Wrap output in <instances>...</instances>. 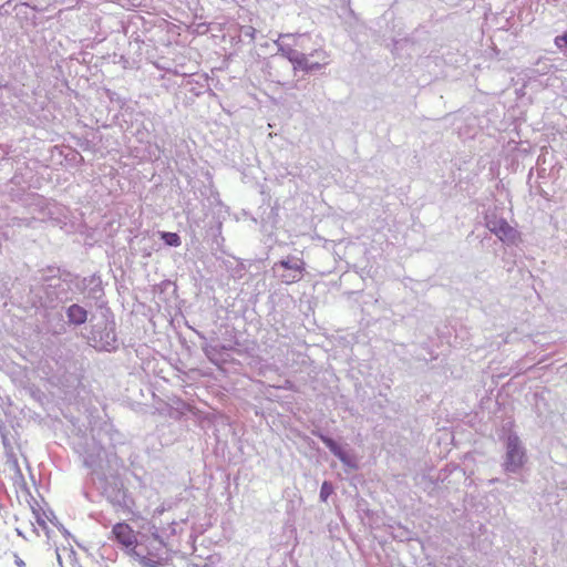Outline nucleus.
<instances>
[{"label": "nucleus", "mask_w": 567, "mask_h": 567, "mask_svg": "<svg viewBox=\"0 0 567 567\" xmlns=\"http://www.w3.org/2000/svg\"><path fill=\"white\" fill-rule=\"evenodd\" d=\"M86 343L97 352H115L118 349L116 322L110 309L103 313V319L90 326L89 333L83 334Z\"/></svg>", "instance_id": "nucleus-1"}, {"label": "nucleus", "mask_w": 567, "mask_h": 567, "mask_svg": "<svg viewBox=\"0 0 567 567\" xmlns=\"http://www.w3.org/2000/svg\"><path fill=\"white\" fill-rule=\"evenodd\" d=\"M527 462L526 449L519 436L511 432L505 439V455L502 463L505 473L517 474Z\"/></svg>", "instance_id": "nucleus-2"}, {"label": "nucleus", "mask_w": 567, "mask_h": 567, "mask_svg": "<svg viewBox=\"0 0 567 567\" xmlns=\"http://www.w3.org/2000/svg\"><path fill=\"white\" fill-rule=\"evenodd\" d=\"M272 270L281 282L291 285L300 281L306 271V262L296 256L289 255L284 259L275 262Z\"/></svg>", "instance_id": "nucleus-3"}, {"label": "nucleus", "mask_w": 567, "mask_h": 567, "mask_svg": "<svg viewBox=\"0 0 567 567\" xmlns=\"http://www.w3.org/2000/svg\"><path fill=\"white\" fill-rule=\"evenodd\" d=\"M485 225L491 233L507 246L516 245L520 237L516 228L512 227L505 218L497 217L496 214H487Z\"/></svg>", "instance_id": "nucleus-4"}, {"label": "nucleus", "mask_w": 567, "mask_h": 567, "mask_svg": "<svg viewBox=\"0 0 567 567\" xmlns=\"http://www.w3.org/2000/svg\"><path fill=\"white\" fill-rule=\"evenodd\" d=\"M312 435L317 436L322 443L329 449V451L349 470L358 471L359 462L354 454H351L344 450V447L338 443L333 437L324 434L320 430H312Z\"/></svg>", "instance_id": "nucleus-5"}, {"label": "nucleus", "mask_w": 567, "mask_h": 567, "mask_svg": "<svg viewBox=\"0 0 567 567\" xmlns=\"http://www.w3.org/2000/svg\"><path fill=\"white\" fill-rule=\"evenodd\" d=\"M76 292L85 295V298L93 300L101 307L104 298V288L100 275L93 274L89 277H78L74 286Z\"/></svg>", "instance_id": "nucleus-6"}, {"label": "nucleus", "mask_w": 567, "mask_h": 567, "mask_svg": "<svg viewBox=\"0 0 567 567\" xmlns=\"http://www.w3.org/2000/svg\"><path fill=\"white\" fill-rule=\"evenodd\" d=\"M97 478L104 482L103 494L112 504L118 506H127V489L124 487V484L120 477L111 476L107 478L105 473H102V475Z\"/></svg>", "instance_id": "nucleus-7"}, {"label": "nucleus", "mask_w": 567, "mask_h": 567, "mask_svg": "<svg viewBox=\"0 0 567 567\" xmlns=\"http://www.w3.org/2000/svg\"><path fill=\"white\" fill-rule=\"evenodd\" d=\"M327 55L323 51L315 50L309 54L303 53L300 63L296 64L293 72L302 71L306 74H312L322 70L328 64Z\"/></svg>", "instance_id": "nucleus-8"}, {"label": "nucleus", "mask_w": 567, "mask_h": 567, "mask_svg": "<svg viewBox=\"0 0 567 567\" xmlns=\"http://www.w3.org/2000/svg\"><path fill=\"white\" fill-rule=\"evenodd\" d=\"M44 303L45 308L53 309L58 303H66L72 300L69 288L62 285V282L47 284L43 286Z\"/></svg>", "instance_id": "nucleus-9"}, {"label": "nucleus", "mask_w": 567, "mask_h": 567, "mask_svg": "<svg viewBox=\"0 0 567 567\" xmlns=\"http://www.w3.org/2000/svg\"><path fill=\"white\" fill-rule=\"evenodd\" d=\"M106 456V451L102 446L93 443L84 453L83 465L99 477L104 473L102 463Z\"/></svg>", "instance_id": "nucleus-10"}, {"label": "nucleus", "mask_w": 567, "mask_h": 567, "mask_svg": "<svg viewBox=\"0 0 567 567\" xmlns=\"http://www.w3.org/2000/svg\"><path fill=\"white\" fill-rule=\"evenodd\" d=\"M112 534L114 539L130 551L137 545L133 528L125 522L116 523L112 528Z\"/></svg>", "instance_id": "nucleus-11"}, {"label": "nucleus", "mask_w": 567, "mask_h": 567, "mask_svg": "<svg viewBox=\"0 0 567 567\" xmlns=\"http://www.w3.org/2000/svg\"><path fill=\"white\" fill-rule=\"evenodd\" d=\"M63 309L68 323H70L71 328L73 329L82 327L89 321L90 311L86 309V307L78 302H73L66 307H63Z\"/></svg>", "instance_id": "nucleus-12"}, {"label": "nucleus", "mask_w": 567, "mask_h": 567, "mask_svg": "<svg viewBox=\"0 0 567 567\" xmlns=\"http://www.w3.org/2000/svg\"><path fill=\"white\" fill-rule=\"evenodd\" d=\"M259 217L265 230L276 229L280 223L278 200H276L274 205L268 204L267 206H260Z\"/></svg>", "instance_id": "nucleus-13"}, {"label": "nucleus", "mask_w": 567, "mask_h": 567, "mask_svg": "<svg viewBox=\"0 0 567 567\" xmlns=\"http://www.w3.org/2000/svg\"><path fill=\"white\" fill-rule=\"evenodd\" d=\"M45 271H56L59 272V282H62L65 288H69V291L71 288L75 286L76 279L79 277L78 274L71 272L66 269H61L60 267L55 266H48Z\"/></svg>", "instance_id": "nucleus-14"}, {"label": "nucleus", "mask_w": 567, "mask_h": 567, "mask_svg": "<svg viewBox=\"0 0 567 567\" xmlns=\"http://www.w3.org/2000/svg\"><path fill=\"white\" fill-rule=\"evenodd\" d=\"M276 44L278 45V53L287 59L291 64L292 69H295L296 64L300 63V58H302L303 52H300L290 45H285L276 41Z\"/></svg>", "instance_id": "nucleus-15"}, {"label": "nucleus", "mask_w": 567, "mask_h": 567, "mask_svg": "<svg viewBox=\"0 0 567 567\" xmlns=\"http://www.w3.org/2000/svg\"><path fill=\"white\" fill-rule=\"evenodd\" d=\"M158 237L167 247H179L182 245V238L178 233L158 230Z\"/></svg>", "instance_id": "nucleus-16"}, {"label": "nucleus", "mask_w": 567, "mask_h": 567, "mask_svg": "<svg viewBox=\"0 0 567 567\" xmlns=\"http://www.w3.org/2000/svg\"><path fill=\"white\" fill-rule=\"evenodd\" d=\"M71 328L70 323H68V320H63L62 315H59V320L56 323L52 324L49 328V332L53 337H60L68 332V329Z\"/></svg>", "instance_id": "nucleus-17"}, {"label": "nucleus", "mask_w": 567, "mask_h": 567, "mask_svg": "<svg viewBox=\"0 0 567 567\" xmlns=\"http://www.w3.org/2000/svg\"><path fill=\"white\" fill-rule=\"evenodd\" d=\"M6 464L10 467V470H12L14 472L16 480L24 482V477H23V474H22L21 468L19 466L18 458L16 457V455L13 453H9L7 455Z\"/></svg>", "instance_id": "nucleus-18"}, {"label": "nucleus", "mask_w": 567, "mask_h": 567, "mask_svg": "<svg viewBox=\"0 0 567 567\" xmlns=\"http://www.w3.org/2000/svg\"><path fill=\"white\" fill-rule=\"evenodd\" d=\"M128 554L136 558L138 560V563L143 566V567H159V563L156 561V560H153L151 558H148L147 556H144L142 554H140L136 548H132V551H128Z\"/></svg>", "instance_id": "nucleus-19"}, {"label": "nucleus", "mask_w": 567, "mask_h": 567, "mask_svg": "<svg viewBox=\"0 0 567 567\" xmlns=\"http://www.w3.org/2000/svg\"><path fill=\"white\" fill-rule=\"evenodd\" d=\"M334 486L330 481H323L320 487L319 498L326 503L328 498L333 494Z\"/></svg>", "instance_id": "nucleus-20"}, {"label": "nucleus", "mask_w": 567, "mask_h": 567, "mask_svg": "<svg viewBox=\"0 0 567 567\" xmlns=\"http://www.w3.org/2000/svg\"><path fill=\"white\" fill-rule=\"evenodd\" d=\"M410 530L403 526H399L398 532L392 534V538L399 542L410 540Z\"/></svg>", "instance_id": "nucleus-21"}, {"label": "nucleus", "mask_w": 567, "mask_h": 567, "mask_svg": "<svg viewBox=\"0 0 567 567\" xmlns=\"http://www.w3.org/2000/svg\"><path fill=\"white\" fill-rule=\"evenodd\" d=\"M554 43L556 48L560 51H564L567 49V30L564 31L561 34L555 37Z\"/></svg>", "instance_id": "nucleus-22"}, {"label": "nucleus", "mask_w": 567, "mask_h": 567, "mask_svg": "<svg viewBox=\"0 0 567 567\" xmlns=\"http://www.w3.org/2000/svg\"><path fill=\"white\" fill-rule=\"evenodd\" d=\"M65 159L68 162H73L78 165L84 164V157L75 150H72L69 154H66Z\"/></svg>", "instance_id": "nucleus-23"}, {"label": "nucleus", "mask_w": 567, "mask_h": 567, "mask_svg": "<svg viewBox=\"0 0 567 567\" xmlns=\"http://www.w3.org/2000/svg\"><path fill=\"white\" fill-rule=\"evenodd\" d=\"M75 143L79 147H81L83 151H92L93 150V143L86 138V137H74Z\"/></svg>", "instance_id": "nucleus-24"}, {"label": "nucleus", "mask_w": 567, "mask_h": 567, "mask_svg": "<svg viewBox=\"0 0 567 567\" xmlns=\"http://www.w3.org/2000/svg\"><path fill=\"white\" fill-rule=\"evenodd\" d=\"M105 94H106V96L109 97V100L111 102H116L120 105H124L125 104V99H122L118 93H116V92H114V91H112L110 89H106L105 90Z\"/></svg>", "instance_id": "nucleus-25"}, {"label": "nucleus", "mask_w": 567, "mask_h": 567, "mask_svg": "<svg viewBox=\"0 0 567 567\" xmlns=\"http://www.w3.org/2000/svg\"><path fill=\"white\" fill-rule=\"evenodd\" d=\"M240 34L249 38L250 40L255 39L256 29L251 25H241L240 27Z\"/></svg>", "instance_id": "nucleus-26"}, {"label": "nucleus", "mask_w": 567, "mask_h": 567, "mask_svg": "<svg viewBox=\"0 0 567 567\" xmlns=\"http://www.w3.org/2000/svg\"><path fill=\"white\" fill-rule=\"evenodd\" d=\"M53 518H49L50 522L63 534L64 537H71L70 532L61 524L56 517L52 514Z\"/></svg>", "instance_id": "nucleus-27"}, {"label": "nucleus", "mask_w": 567, "mask_h": 567, "mask_svg": "<svg viewBox=\"0 0 567 567\" xmlns=\"http://www.w3.org/2000/svg\"><path fill=\"white\" fill-rule=\"evenodd\" d=\"M169 288L173 289V293L176 292L177 290V286L175 285V282L171 281V280H164L162 281V284L159 285V289H161V293H164L166 290H168Z\"/></svg>", "instance_id": "nucleus-28"}, {"label": "nucleus", "mask_w": 567, "mask_h": 567, "mask_svg": "<svg viewBox=\"0 0 567 567\" xmlns=\"http://www.w3.org/2000/svg\"><path fill=\"white\" fill-rule=\"evenodd\" d=\"M49 275H43L42 277V281L44 282V285L47 284H52L51 281L55 278L59 279V272L56 271H47Z\"/></svg>", "instance_id": "nucleus-29"}, {"label": "nucleus", "mask_w": 567, "mask_h": 567, "mask_svg": "<svg viewBox=\"0 0 567 567\" xmlns=\"http://www.w3.org/2000/svg\"><path fill=\"white\" fill-rule=\"evenodd\" d=\"M154 250H157V248H155V245H151V246H148V247H143V248H142L143 257H145V258L151 257V255H152V252H153Z\"/></svg>", "instance_id": "nucleus-30"}, {"label": "nucleus", "mask_w": 567, "mask_h": 567, "mask_svg": "<svg viewBox=\"0 0 567 567\" xmlns=\"http://www.w3.org/2000/svg\"><path fill=\"white\" fill-rule=\"evenodd\" d=\"M203 350H204L205 354H206L209 359H210V355H212V354L217 353V348H216V347H214V346H208V344H206V346H204V347H203Z\"/></svg>", "instance_id": "nucleus-31"}, {"label": "nucleus", "mask_w": 567, "mask_h": 567, "mask_svg": "<svg viewBox=\"0 0 567 567\" xmlns=\"http://www.w3.org/2000/svg\"><path fill=\"white\" fill-rule=\"evenodd\" d=\"M32 511H33V513L35 514L37 523H38L41 527L45 528V527H47L45 520L40 516L39 512H38L34 507H32Z\"/></svg>", "instance_id": "nucleus-32"}, {"label": "nucleus", "mask_w": 567, "mask_h": 567, "mask_svg": "<svg viewBox=\"0 0 567 567\" xmlns=\"http://www.w3.org/2000/svg\"><path fill=\"white\" fill-rule=\"evenodd\" d=\"M153 528H154V532L152 533V536L154 537V539L158 540L161 545H164L163 539L158 535L157 528L155 526H153Z\"/></svg>", "instance_id": "nucleus-33"}, {"label": "nucleus", "mask_w": 567, "mask_h": 567, "mask_svg": "<svg viewBox=\"0 0 567 567\" xmlns=\"http://www.w3.org/2000/svg\"><path fill=\"white\" fill-rule=\"evenodd\" d=\"M16 564L18 567H25V563L17 555H16Z\"/></svg>", "instance_id": "nucleus-34"}, {"label": "nucleus", "mask_w": 567, "mask_h": 567, "mask_svg": "<svg viewBox=\"0 0 567 567\" xmlns=\"http://www.w3.org/2000/svg\"><path fill=\"white\" fill-rule=\"evenodd\" d=\"M499 482V478H492L489 480V484H495V483H498Z\"/></svg>", "instance_id": "nucleus-35"}, {"label": "nucleus", "mask_w": 567, "mask_h": 567, "mask_svg": "<svg viewBox=\"0 0 567 567\" xmlns=\"http://www.w3.org/2000/svg\"><path fill=\"white\" fill-rule=\"evenodd\" d=\"M23 4H24V6H27V7H29V8H31V9H33V10H35V11H38V10H39L35 6H30V4H28V3H23Z\"/></svg>", "instance_id": "nucleus-36"}, {"label": "nucleus", "mask_w": 567, "mask_h": 567, "mask_svg": "<svg viewBox=\"0 0 567 567\" xmlns=\"http://www.w3.org/2000/svg\"><path fill=\"white\" fill-rule=\"evenodd\" d=\"M539 194H540V196H543V197H546V196H547V193H546L545 190H543V189L539 192Z\"/></svg>", "instance_id": "nucleus-37"}, {"label": "nucleus", "mask_w": 567, "mask_h": 567, "mask_svg": "<svg viewBox=\"0 0 567 567\" xmlns=\"http://www.w3.org/2000/svg\"><path fill=\"white\" fill-rule=\"evenodd\" d=\"M190 92H194V94H195V95H199V94H200V92H199V91H198V92H196L194 89H190Z\"/></svg>", "instance_id": "nucleus-38"}, {"label": "nucleus", "mask_w": 567, "mask_h": 567, "mask_svg": "<svg viewBox=\"0 0 567 567\" xmlns=\"http://www.w3.org/2000/svg\"><path fill=\"white\" fill-rule=\"evenodd\" d=\"M4 6H0V14L2 13V9H3Z\"/></svg>", "instance_id": "nucleus-39"}]
</instances>
